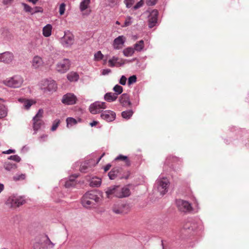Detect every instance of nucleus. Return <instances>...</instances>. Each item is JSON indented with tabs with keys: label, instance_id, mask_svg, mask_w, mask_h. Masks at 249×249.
I'll return each instance as SVG.
<instances>
[{
	"label": "nucleus",
	"instance_id": "f03ea898",
	"mask_svg": "<svg viewBox=\"0 0 249 249\" xmlns=\"http://www.w3.org/2000/svg\"><path fill=\"white\" fill-rule=\"evenodd\" d=\"M105 155V153H103L102 155L100 157L97 161L95 163L94 160L90 159L88 160H86L84 162L81 163L80 167V171L83 173H87L89 171L92 166H95L97 164L100 160L101 158Z\"/></svg>",
	"mask_w": 249,
	"mask_h": 249
},
{
	"label": "nucleus",
	"instance_id": "c85d7f7f",
	"mask_svg": "<svg viewBox=\"0 0 249 249\" xmlns=\"http://www.w3.org/2000/svg\"><path fill=\"white\" fill-rule=\"evenodd\" d=\"M52 26L51 24H47L43 28V35L45 37H49L51 35Z\"/></svg>",
	"mask_w": 249,
	"mask_h": 249
},
{
	"label": "nucleus",
	"instance_id": "e2e57ef3",
	"mask_svg": "<svg viewBox=\"0 0 249 249\" xmlns=\"http://www.w3.org/2000/svg\"><path fill=\"white\" fill-rule=\"evenodd\" d=\"M4 188L3 184L0 183V193L3 190Z\"/></svg>",
	"mask_w": 249,
	"mask_h": 249
},
{
	"label": "nucleus",
	"instance_id": "20e7f679",
	"mask_svg": "<svg viewBox=\"0 0 249 249\" xmlns=\"http://www.w3.org/2000/svg\"><path fill=\"white\" fill-rule=\"evenodd\" d=\"M45 240H47L45 234L40 235L36 237L33 242L34 249H46Z\"/></svg>",
	"mask_w": 249,
	"mask_h": 249
},
{
	"label": "nucleus",
	"instance_id": "e433bc0d",
	"mask_svg": "<svg viewBox=\"0 0 249 249\" xmlns=\"http://www.w3.org/2000/svg\"><path fill=\"white\" fill-rule=\"evenodd\" d=\"M46 238H47V240H45V245L46 247V249H53L54 244L50 240L49 238L47 235H46Z\"/></svg>",
	"mask_w": 249,
	"mask_h": 249
},
{
	"label": "nucleus",
	"instance_id": "4c0bfd02",
	"mask_svg": "<svg viewBox=\"0 0 249 249\" xmlns=\"http://www.w3.org/2000/svg\"><path fill=\"white\" fill-rule=\"evenodd\" d=\"M133 114V112L132 110L124 111L122 112V116L125 119H129Z\"/></svg>",
	"mask_w": 249,
	"mask_h": 249
},
{
	"label": "nucleus",
	"instance_id": "412c9836",
	"mask_svg": "<svg viewBox=\"0 0 249 249\" xmlns=\"http://www.w3.org/2000/svg\"><path fill=\"white\" fill-rule=\"evenodd\" d=\"M119 60V57L114 56L108 60V66L110 67H119L124 64L122 59Z\"/></svg>",
	"mask_w": 249,
	"mask_h": 249
},
{
	"label": "nucleus",
	"instance_id": "052dcab7",
	"mask_svg": "<svg viewBox=\"0 0 249 249\" xmlns=\"http://www.w3.org/2000/svg\"><path fill=\"white\" fill-rule=\"evenodd\" d=\"M98 124V122L94 121L90 123L89 124L91 127H93V126H96Z\"/></svg>",
	"mask_w": 249,
	"mask_h": 249
},
{
	"label": "nucleus",
	"instance_id": "0e129e2a",
	"mask_svg": "<svg viewBox=\"0 0 249 249\" xmlns=\"http://www.w3.org/2000/svg\"><path fill=\"white\" fill-rule=\"evenodd\" d=\"M28 1L30 2H32L34 4H35L38 1V0H28Z\"/></svg>",
	"mask_w": 249,
	"mask_h": 249
},
{
	"label": "nucleus",
	"instance_id": "f3484780",
	"mask_svg": "<svg viewBox=\"0 0 249 249\" xmlns=\"http://www.w3.org/2000/svg\"><path fill=\"white\" fill-rule=\"evenodd\" d=\"M101 117L107 122H111L115 119L116 113L111 110H106L101 113Z\"/></svg>",
	"mask_w": 249,
	"mask_h": 249
},
{
	"label": "nucleus",
	"instance_id": "bf43d9fd",
	"mask_svg": "<svg viewBox=\"0 0 249 249\" xmlns=\"http://www.w3.org/2000/svg\"><path fill=\"white\" fill-rule=\"evenodd\" d=\"M111 167V165L110 164H107L105 167H104V170L105 172L107 171L110 169Z\"/></svg>",
	"mask_w": 249,
	"mask_h": 249
},
{
	"label": "nucleus",
	"instance_id": "58836bf2",
	"mask_svg": "<svg viewBox=\"0 0 249 249\" xmlns=\"http://www.w3.org/2000/svg\"><path fill=\"white\" fill-rule=\"evenodd\" d=\"M113 90L115 91V94H117V96L122 93L123 91V87L120 85H116L113 88Z\"/></svg>",
	"mask_w": 249,
	"mask_h": 249
},
{
	"label": "nucleus",
	"instance_id": "f8f14e48",
	"mask_svg": "<svg viewBox=\"0 0 249 249\" xmlns=\"http://www.w3.org/2000/svg\"><path fill=\"white\" fill-rule=\"evenodd\" d=\"M42 89L45 91H54L57 89L55 82L53 80H45L43 81Z\"/></svg>",
	"mask_w": 249,
	"mask_h": 249
},
{
	"label": "nucleus",
	"instance_id": "680f3d73",
	"mask_svg": "<svg viewBox=\"0 0 249 249\" xmlns=\"http://www.w3.org/2000/svg\"><path fill=\"white\" fill-rule=\"evenodd\" d=\"M13 0H4L3 3L4 4L6 5L11 2Z\"/></svg>",
	"mask_w": 249,
	"mask_h": 249
},
{
	"label": "nucleus",
	"instance_id": "aec40b11",
	"mask_svg": "<svg viewBox=\"0 0 249 249\" xmlns=\"http://www.w3.org/2000/svg\"><path fill=\"white\" fill-rule=\"evenodd\" d=\"M119 102L121 105L124 107H128L131 105L129 100V96L126 93H124L120 97Z\"/></svg>",
	"mask_w": 249,
	"mask_h": 249
},
{
	"label": "nucleus",
	"instance_id": "c03bdc74",
	"mask_svg": "<svg viewBox=\"0 0 249 249\" xmlns=\"http://www.w3.org/2000/svg\"><path fill=\"white\" fill-rule=\"evenodd\" d=\"M22 5L24 7V10L26 12L30 13L32 15V12L34 9L31 6H30L28 4H27L26 3H22Z\"/></svg>",
	"mask_w": 249,
	"mask_h": 249
},
{
	"label": "nucleus",
	"instance_id": "6e6552de",
	"mask_svg": "<svg viewBox=\"0 0 249 249\" xmlns=\"http://www.w3.org/2000/svg\"><path fill=\"white\" fill-rule=\"evenodd\" d=\"M70 65V61L68 59H64L57 64L56 69L58 72L64 73L69 70Z\"/></svg>",
	"mask_w": 249,
	"mask_h": 249
},
{
	"label": "nucleus",
	"instance_id": "13d9d810",
	"mask_svg": "<svg viewBox=\"0 0 249 249\" xmlns=\"http://www.w3.org/2000/svg\"><path fill=\"white\" fill-rule=\"evenodd\" d=\"M111 72V70L110 69H105L102 71L103 75H107Z\"/></svg>",
	"mask_w": 249,
	"mask_h": 249
},
{
	"label": "nucleus",
	"instance_id": "69168bd1",
	"mask_svg": "<svg viewBox=\"0 0 249 249\" xmlns=\"http://www.w3.org/2000/svg\"><path fill=\"white\" fill-rule=\"evenodd\" d=\"M43 137H44V138H45H45H46V137H47V135H44V136H42L41 137V138H43Z\"/></svg>",
	"mask_w": 249,
	"mask_h": 249
},
{
	"label": "nucleus",
	"instance_id": "9b49d317",
	"mask_svg": "<svg viewBox=\"0 0 249 249\" xmlns=\"http://www.w3.org/2000/svg\"><path fill=\"white\" fill-rule=\"evenodd\" d=\"M112 210L116 214L126 213L129 212V208L126 204L118 203L114 205Z\"/></svg>",
	"mask_w": 249,
	"mask_h": 249
},
{
	"label": "nucleus",
	"instance_id": "de8ad7c7",
	"mask_svg": "<svg viewBox=\"0 0 249 249\" xmlns=\"http://www.w3.org/2000/svg\"><path fill=\"white\" fill-rule=\"evenodd\" d=\"M66 5L63 3L60 5L59 12L60 15H63L64 14L65 11Z\"/></svg>",
	"mask_w": 249,
	"mask_h": 249
},
{
	"label": "nucleus",
	"instance_id": "c756f323",
	"mask_svg": "<svg viewBox=\"0 0 249 249\" xmlns=\"http://www.w3.org/2000/svg\"><path fill=\"white\" fill-rule=\"evenodd\" d=\"M144 47V41L142 40H141L137 42L134 45V49L135 51L137 52H141L143 50Z\"/></svg>",
	"mask_w": 249,
	"mask_h": 249
},
{
	"label": "nucleus",
	"instance_id": "72a5a7b5",
	"mask_svg": "<svg viewBox=\"0 0 249 249\" xmlns=\"http://www.w3.org/2000/svg\"><path fill=\"white\" fill-rule=\"evenodd\" d=\"M7 108L2 104H0V118H2L7 116Z\"/></svg>",
	"mask_w": 249,
	"mask_h": 249
},
{
	"label": "nucleus",
	"instance_id": "09e8293b",
	"mask_svg": "<svg viewBox=\"0 0 249 249\" xmlns=\"http://www.w3.org/2000/svg\"><path fill=\"white\" fill-rule=\"evenodd\" d=\"M8 159L16 161L17 162H19L20 160V158L17 155L10 156Z\"/></svg>",
	"mask_w": 249,
	"mask_h": 249
},
{
	"label": "nucleus",
	"instance_id": "39448f33",
	"mask_svg": "<svg viewBox=\"0 0 249 249\" xmlns=\"http://www.w3.org/2000/svg\"><path fill=\"white\" fill-rule=\"evenodd\" d=\"M43 109H39L37 114L33 119V129L35 131H37L43 123V121L41 120L43 117Z\"/></svg>",
	"mask_w": 249,
	"mask_h": 249
},
{
	"label": "nucleus",
	"instance_id": "603ef678",
	"mask_svg": "<svg viewBox=\"0 0 249 249\" xmlns=\"http://www.w3.org/2000/svg\"><path fill=\"white\" fill-rule=\"evenodd\" d=\"M74 180L73 179H70L69 181H67L65 183V186L66 187H69L74 184Z\"/></svg>",
	"mask_w": 249,
	"mask_h": 249
},
{
	"label": "nucleus",
	"instance_id": "3c124183",
	"mask_svg": "<svg viewBox=\"0 0 249 249\" xmlns=\"http://www.w3.org/2000/svg\"><path fill=\"white\" fill-rule=\"evenodd\" d=\"M125 3L127 7H130L134 2V0H125Z\"/></svg>",
	"mask_w": 249,
	"mask_h": 249
},
{
	"label": "nucleus",
	"instance_id": "6e6d98bb",
	"mask_svg": "<svg viewBox=\"0 0 249 249\" xmlns=\"http://www.w3.org/2000/svg\"><path fill=\"white\" fill-rule=\"evenodd\" d=\"M143 4V1L142 0H141L139 2H138L134 6V9H137L138 8L141 7L142 6Z\"/></svg>",
	"mask_w": 249,
	"mask_h": 249
},
{
	"label": "nucleus",
	"instance_id": "a211bd4d",
	"mask_svg": "<svg viewBox=\"0 0 249 249\" xmlns=\"http://www.w3.org/2000/svg\"><path fill=\"white\" fill-rule=\"evenodd\" d=\"M125 40V38L123 36H120L116 38L113 43V47L116 50L121 49Z\"/></svg>",
	"mask_w": 249,
	"mask_h": 249
},
{
	"label": "nucleus",
	"instance_id": "5fc2aeb1",
	"mask_svg": "<svg viewBox=\"0 0 249 249\" xmlns=\"http://www.w3.org/2000/svg\"><path fill=\"white\" fill-rule=\"evenodd\" d=\"M158 0H146V4L149 6H152L155 5Z\"/></svg>",
	"mask_w": 249,
	"mask_h": 249
},
{
	"label": "nucleus",
	"instance_id": "8fccbe9b",
	"mask_svg": "<svg viewBox=\"0 0 249 249\" xmlns=\"http://www.w3.org/2000/svg\"><path fill=\"white\" fill-rule=\"evenodd\" d=\"M33 9L34 10L32 12V15L38 12L42 13L43 11L42 8L40 7H35Z\"/></svg>",
	"mask_w": 249,
	"mask_h": 249
},
{
	"label": "nucleus",
	"instance_id": "f704fd0d",
	"mask_svg": "<svg viewBox=\"0 0 249 249\" xmlns=\"http://www.w3.org/2000/svg\"><path fill=\"white\" fill-rule=\"evenodd\" d=\"M4 167L6 170L10 171L17 168V166L16 164L12 163L10 162H6L4 164Z\"/></svg>",
	"mask_w": 249,
	"mask_h": 249
},
{
	"label": "nucleus",
	"instance_id": "393cba45",
	"mask_svg": "<svg viewBox=\"0 0 249 249\" xmlns=\"http://www.w3.org/2000/svg\"><path fill=\"white\" fill-rule=\"evenodd\" d=\"M117 98V94L112 92H107L104 96L105 100L108 102L115 101Z\"/></svg>",
	"mask_w": 249,
	"mask_h": 249
},
{
	"label": "nucleus",
	"instance_id": "774afa93",
	"mask_svg": "<svg viewBox=\"0 0 249 249\" xmlns=\"http://www.w3.org/2000/svg\"><path fill=\"white\" fill-rule=\"evenodd\" d=\"M104 62L106 63V60H104Z\"/></svg>",
	"mask_w": 249,
	"mask_h": 249
},
{
	"label": "nucleus",
	"instance_id": "37998d69",
	"mask_svg": "<svg viewBox=\"0 0 249 249\" xmlns=\"http://www.w3.org/2000/svg\"><path fill=\"white\" fill-rule=\"evenodd\" d=\"M60 120L58 119H56L53 121L52 127L51 128V130L53 131L56 129L57 127L60 124Z\"/></svg>",
	"mask_w": 249,
	"mask_h": 249
},
{
	"label": "nucleus",
	"instance_id": "a19ab883",
	"mask_svg": "<svg viewBox=\"0 0 249 249\" xmlns=\"http://www.w3.org/2000/svg\"><path fill=\"white\" fill-rule=\"evenodd\" d=\"M26 178V175L25 174H17L13 177V180L15 181L23 180Z\"/></svg>",
	"mask_w": 249,
	"mask_h": 249
},
{
	"label": "nucleus",
	"instance_id": "0eeeda50",
	"mask_svg": "<svg viewBox=\"0 0 249 249\" xmlns=\"http://www.w3.org/2000/svg\"><path fill=\"white\" fill-rule=\"evenodd\" d=\"M176 204L178 210L180 212L187 213L193 210L191 204L187 201L179 199L177 200Z\"/></svg>",
	"mask_w": 249,
	"mask_h": 249
},
{
	"label": "nucleus",
	"instance_id": "79ce46f5",
	"mask_svg": "<svg viewBox=\"0 0 249 249\" xmlns=\"http://www.w3.org/2000/svg\"><path fill=\"white\" fill-rule=\"evenodd\" d=\"M67 123V126H69V125H72L73 124H75L77 123L76 120L71 117L68 118L66 120Z\"/></svg>",
	"mask_w": 249,
	"mask_h": 249
},
{
	"label": "nucleus",
	"instance_id": "f257e3e1",
	"mask_svg": "<svg viewBox=\"0 0 249 249\" xmlns=\"http://www.w3.org/2000/svg\"><path fill=\"white\" fill-rule=\"evenodd\" d=\"M23 82V78L18 75H14L2 81V83L4 85L12 88H18L21 87Z\"/></svg>",
	"mask_w": 249,
	"mask_h": 249
},
{
	"label": "nucleus",
	"instance_id": "473e14b6",
	"mask_svg": "<svg viewBox=\"0 0 249 249\" xmlns=\"http://www.w3.org/2000/svg\"><path fill=\"white\" fill-rule=\"evenodd\" d=\"M135 50L132 47H127L123 51V54L125 56H131L135 52Z\"/></svg>",
	"mask_w": 249,
	"mask_h": 249
},
{
	"label": "nucleus",
	"instance_id": "423d86ee",
	"mask_svg": "<svg viewBox=\"0 0 249 249\" xmlns=\"http://www.w3.org/2000/svg\"><path fill=\"white\" fill-rule=\"evenodd\" d=\"M74 36L69 31L65 33L64 36L61 39V43L65 47H69L74 43Z\"/></svg>",
	"mask_w": 249,
	"mask_h": 249
},
{
	"label": "nucleus",
	"instance_id": "c9c22d12",
	"mask_svg": "<svg viewBox=\"0 0 249 249\" xmlns=\"http://www.w3.org/2000/svg\"><path fill=\"white\" fill-rule=\"evenodd\" d=\"M90 0H83L80 3V8L81 11H83L88 8Z\"/></svg>",
	"mask_w": 249,
	"mask_h": 249
},
{
	"label": "nucleus",
	"instance_id": "5701e85b",
	"mask_svg": "<svg viewBox=\"0 0 249 249\" xmlns=\"http://www.w3.org/2000/svg\"><path fill=\"white\" fill-rule=\"evenodd\" d=\"M83 196L85 197V198L91 200L95 203L98 202L100 199V198L93 192H88L86 193Z\"/></svg>",
	"mask_w": 249,
	"mask_h": 249
},
{
	"label": "nucleus",
	"instance_id": "1a4fd4ad",
	"mask_svg": "<svg viewBox=\"0 0 249 249\" xmlns=\"http://www.w3.org/2000/svg\"><path fill=\"white\" fill-rule=\"evenodd\" d=\"M159 192L161 195H165L168 191L169 186V180L165 178H163L158 181Z\"/></svg>",
	"mask_w": 249,
	"mask_h": 249
},
{
	"label": "nucleus",
	"instance_id": "dca6fc26",
	"mask_svg": "<svg viewBox=\"0 0 249 249\" xmlns=\"http://www.w3.org/2000/svg\"><path fill=\"white\" fill-rule=\"evenodd\" d=\"M130 194V190L128 187H121L118 185L117 192L116 193V197L123 198L129 196Z\"/></svg>",
	"mask_w": 249,
	"mask_h": 249
},
{
	"label": "nucleus",
	"instance_id": "a18cd8bd",
	"mask_svg": "<svg viewBox=\"0 0 249 249\" xmlns=\"http://www.w3.org/2000/svg\"><path fill=\"white\" fill-rule=\"evenodd\" d=\"M136 80H137V77H136V75H132L131 76H130L129 78H128V84L129 85H130L134 83H135L136 82Z\"/></svg>",
	"mask_w": 249,
	"mask_h": 249
},
{
	"label": "nucleus",
	"instance_id": "4468645a",
	"mask_svg": "<svg viewBox=\"0 0 249 249\" xmlns=\"http://www.w3.org/2000/svg\"><path fill=\"white\" fill-rule=\"evenodd\" d=\"M76 97L72 93H67L63 96L62 102L63 104L71 105L76 102Z\"/></svg>",
	"mask_w": 249,
	"mask_h": 249
},
{
	"label": "nucleus",
	"instance_id": "7ed1b4c3",
	"mask_svg": "<svg viewBox=\"0 0 249 249\" xmlns=\"http://www.w3.org/2000/svg\"><path fill=\"white\" fill-rule=\"evenodd\" d=\"M25 202L24 199L21 196H12L9 197L7 203L10 204L12 208H17L24 204Z\"/></svg>",
	"mask_w": 249,
	"mask_h": 249
},
{
	"label": "nucleus",
	"instance_id": "864d4df0",
	"mask_svg": "<svg viewBox=\"0 0 249 249\" xmlns=\"http://www.w3.org/2000/svg\"><path fill=\"white\" fill-rule=\"evenodd\" d=\"M126 78L124 75H123L120 79L119 83L122 85H124L126 84Z\"/></svg>",
	"mask_w": 249,
	"mask_h": 249
},
{
	"label": "nucleus",
	"instance_id": "2eb2a0df",
	"mask_svg": "<svg viewBox=\"0 0 249 249\" xmlns=\"http://www.w3.org/2000/svg\"><path fill=\"white\" fill-rule=\"evenodd\" d=\"M14 58L13 53L9 52H6L0 53V62L5 64H10L13 60Z\"/></svg>",
	"mask_w": 249,
	"mask_h": 249
},
{
	"label": "nucleus",
	"instance_id": "9d476101",
	"mask_svg": "<svg viewBox=\"0 0 249 249\" xmlns=\"http://www.w3.org/2000/svg\"><path fill=\"white\" fill-rule=\"evenodd\" d=\"M106 107V103L96 102L90 106L89 111L91 113L95 114L100 112L102 109H105Z\"/></svg>",
	"mask_w": 249,
	"mask_h": 249
},
{
	"label": "nucleus",
	"instance_id": "cd10ccee",
	"mask_svg": "<svg viewBox=\"0 0 249 249\" xmlns=\"http://www.w3.org/2000/svg\"><path fill=\"white\" fill-rule=\"evenodd\" d=\"M79 78V75L75 72L72 71L67 74V78L71 82L77 81Z\"/></svg>",
	"mask_w": 249,
	"mask_h": 249
},
{
	"label": "nucleus",
	"instance_id": "4be33fe9",
	"mask_svg": "<svg viewBox=\"0 0 249 249\" xmlns=\"http://www.w3.org/2000/svg\"><path fill=\"white\" fill-rule=\"evenodd\" d=\"M18 101L23 104L24 108L26 109H29L32 105L36 103V101L34 100L27 99L23 98H19Z\"/></svg>",
	"mask_w": 249,
	"mask_h": 249
},
{
	"label": "nucleus",
	"instance_id": "bb28decb",
	"mask_svg": "<svg viewBox=\"0 0 249 249\" xmlns=\"http://www.w3.org/2000/svg\"><path fill=\"white\" fill-rule=\"evenodd\" d=\"M82 203L84 207L87 208H90L93 207L96 203L94 202L91 200H89L87 198H85L84 196L82 197Z\"/></svg>",
	"mask_w": 249,
	"mask_h": 249
},
{
	"label": "nucleus",
	"instance_id": "6ab92c4d",
	"mask_svg": "<svg viewBox=\"0 0 249 249\" xmlns=\"http://www.w3.org/2000/svg\"><path fill=\"white\" fill-rule=\"evenodd\" d=\"M44 65L42 58L38 55L35 56L32 61V67L35 69H39Z\"/></svg>",
	"mask_w": 249,
	"mask_h": 249
},
{
	"label": "nucleus",
	"instance_id": "b1692460",
	"mask_svg": "<svg viewBox=\"0 0 249 249\" xmlns=\"http://www.w3.org/2000/svg\"><path fill=\"white\" fill-rule=\"evenodd\" d=\"M115 160L123 161L124 162L125 165L127 167L131 166V163L129 159L126 156L119 155L115 158Z\"/></svg>",
	"mask_w": 249,
	"mask_h": 249
},
{
	"label": "nucleus",
	"instance_id": "ea45409f",
	"mask_svg": "<svg viewBox=\"0 0 249 249\" xmlns=\"http://www.w3.org/2000/svg\"><path fill=\"white\" fill-rule=\"evenodd\" d=\"M94 57L95 61H98L103 59L104 55L100 51H99L94 54Z\"/></svg>",
	"mask_w": 249,
	"mask_h": 249
},
{
	"label": "nucleus",
	"instance_id": "2f4dec72",
	"mask_svg": "<svg viewBox=\"0 0 249 249\" xmlns=\"http://www.w3.org/2000/svg\"><path fill=\"white\" fill-rule=\"evenodd\" d=\"M101 184V179L97 177H93L90 182V185L92 187H99Z\"/></svg>",
	"mask_w": 249,
	"mask_h": 249
},
{
	"label": "nucleus",
	"instance_id": "338daca9",
	"mask_svg": "<svg viewBox=\"0 0 249 249\" xmlns=\"http://www.w3.org/2000/svg\"><path fill=\"white\" fill-rule=\"evenodd\" d=\"M116 24H118V25H119V24H120V22H119L118 21H117L116 22Z\"/></svg>",
	"mask_w": 249,
	"mask_h": 249
},
{
	"label": "nucleus",
	"instance_id": "ddd939ff",
	"mask_svg": "<svg viewBox=\"0 0 249 249\" xmlns=\"http://www.w3.org/2000/svg\"><path fill=\"white\" fill-rule=\"evenodd\" d=\"M158 14L157 10H153L150 13L148 19V26L150 28H153L157 24Z\"/></svg>",
	"mask_w": 249,
	"mask_h": 249
},
{
	"label": "nucleus",
	"instance_id": "a878e982",
	"mask_svg": "<svg viewBox=\"0 0 249 249\" xmlns=\"http://www.w3.org/2000/svg\"><path fill=\"white\" fill-rule=\"evenodd\" d=\"M117 188L118 185H115L109 187L106 192L107 197L109 198L112 195L116 196V193L117 192Z\"/></svg>",
	"mask_w": 249,
	"mask_h": 249
},
{
	"label": "nucleus",
	"instance_id": "4d7b16f0",
	"mask_svg": "<svg viewBox=\"0 0 249 249\" xmlns=\"http://www.w3.org/2000/svg\"><path fill=\"white\" fill-rule=\"evenodd\" d=\"M15 152H16V151L15 150L9 149V150H7V151H5L2 152V153L3 154H11V153H15Z\"/></svg>",
	"mask_w": 249,
	"mask_h": 249
},
{
	"label": "nucleus",
	"instance_id": "49530a36",
	"mask_svg": "<svg viewBox=\"0 0 249 249\" xmlns=\"http://www.w3.org/2000/svg\"><path fill=\"white\" fill-rule=\"evenodd\" d=\"M131 19H132L131 17H130L129 16L127 17L125 20L124 25L123 26H122V27H127V26H129L132 23Z\"/></svg>",
	"mask_w": 249,
	"mask_h": 249
},
{
	"label": "nucleus",
	"instance_id": "7c9ffc66",
	"mask_svg": "<svg viewBox=\"0 0 249 249\" xmlns=\"http://www.w3.org/2000/svg\"><path fill=\"white\" fill-rule=\"evenodd\" d=\"M119 172V168L118 167L113 168L108 173V176L110 179H114L118 175Z\"/></svg>",
	"mask_w": 249,
	"mask_h": 249
}]
</instances>
